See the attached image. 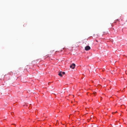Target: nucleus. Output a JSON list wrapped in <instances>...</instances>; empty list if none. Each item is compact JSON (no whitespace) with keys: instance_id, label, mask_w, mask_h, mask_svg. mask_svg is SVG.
<instances>
[{"instance_id":"obj_1","label":"nucleus","mask_w":127,"mask_h":127,"mask_svg":"<svg viewBox=\"0 0 127 127\" xmlns=\"http://www.w3.org/2000/svg\"><path fill=\"white\" fill-rule=\"evenodd\" d=\"M75 64H74L73 63L70 66V67L72 68V69H74L75 68Z\"/></svg>"},{"instance_id":"obj_2","label":"nucleus","mask_w":127,"mask_h":127,"mask_svg":"<svg viewBox=\"0 0 127 127\" xmlns=\"http://www.w3.org/2000/svg\"><path fill=\"white\" fill-rule=\"evenodd\" d=\"M58 75L61 77H62L63 75L62 73V71L60 72V73L58 74Z\"/></svg>"},{"instance_id":"obj_3","label":"nucleus","mask_w":127,"mask_h":127,"mask_svg":"<svg viewBox=\"0 0 127 127\" xmlns=\"http://www.w3.org/2000/svg\"><path fill=\"white\" fill-rule=\"evenodd\" d=\"M90 49V47L89 46H88V50Z\"/></svg>"},{"instance_id":"obj_4","label":"nucleus","mask_w":127,"mask_h":127,"mask_svg":"<svg viewBox=\"0 0 127 127\" xmlns=\"http://www.w3.org/2000/svg\"><path fill=\"white\" fill-rule=\"evenodd\" d=\"M85 50H86L87 51V46H86L85 47Z\"/></svg>"},{"instance_id":"obj_5","label":"nucleus","mask_w":127,"mask_h":127,"mask_svg":"<svg viewBox=\"0 0 127 127\" xmlns=\"http://www.w3.org/2000/svg\"><path fill=\"white\" fill-rule=\"evenodd\" d=\"M27 106V104H24L23 105V106L24 107H25V106Z\"/></svg>"},{"instance_id":"obj_6","label":"nucleus","mask_w":127,"mask_h":127,"mask_svg":"<svg viewBox=\"0 0 127 127\" xmlns=\"http://www.w3.org/2000/svg\"><path fill=\"white\" fill-rule=\"evenodd\" d=\"M62 74H63V75H64L65 73V72H62Z\"/></svg>"},{"instance_id":"obj_7","label":"nucleus","mask_w":127,"mask_h":127,"mask_svg":"<svg viewBox=\"0 0 127 127\" xmlns=\"http://www.w3.org/2000/svg\"><path fill=\"white\" fill-rule=\"evenodd\" d=\"M117 112L116 111V112H113L112 113H113V114H114L115 113H116Z\"/></svg>"},{"instance_id":"obj_8","label":"nucleus","mask_w":127,"mask_h":127,"mask_svg":"<svg viewBox=\"0 0 127 127\" xmlns=\"http://www.w3.org/2000/svg\"><path fill=\"white\" fill-rule=\"evenodd\" d=\"M13 114H14V113H13V112L12 113H11V115H13Z\"/></svg>"},{"instance_id":"obj_9","label":"nucleus","mask_w":127,"mask_h":127,"mask_svg":"<svg viewBox=\"0 0 127 127\" xmlns=\"http://www.w3.org/2000/svg\"><path fill=\"white\" fill-rule=\"evenodd\" d=\"M58 122V121L57 120V122Z\"/></svg>"},{"instance_id":"obj_10","label":"nucleus","mask_w":127,"mask_h":127,"mask_svg":"<svg viewBox=\"0 0 127 127\" xmlns=\"http://www.w3.org/2000/svg\"><path fill=\"white\" fill-rule=\"evenodd\" d=\"M93 127V126H92V127Z\"/></svg>"},{"instance_id":"obj_11","label":"nucleus","mask_w":127,"mask_h":127,"mask_svg":"<svg viewBox=\"0 0 127 127\" xmlns=\"http://www.w3.org/2000/svg\"><path fill=\"white\" fill-rule=\"evenodd\" d=\"M90 102V101H89V102Z\"/></svg>"},{"instance_id":"obj_12","label":"nucleus","mask_w":127,"mask_h":127,"mask_svg":"<svg viewBox=\"0 0 127 127\" xmlns=\"http://www.w3.org/2000/svg\"><path fill=\"white\" fill-rule=\"evenodd\" d=\"M71 102L72 103L73 102L72 101V102Z\"/></svg>"},{"instance_id":"obj_13","label":"nucleus","mask_w":127,"mask_h":127,"mask_svg":"<svg viewBox=\"0 0 127 127\" xmlns=\"http://www.w3.org/2000/svg\"><path fill=\"white\" fill-rule=\"evenodd\" d=\"M77 102V101H76V102Z\"/></svg>"}]
</instances>
